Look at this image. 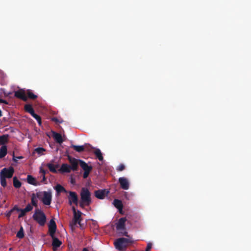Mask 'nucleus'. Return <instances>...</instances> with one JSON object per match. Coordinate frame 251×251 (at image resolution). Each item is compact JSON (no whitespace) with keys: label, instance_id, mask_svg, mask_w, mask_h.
Here are the masks:
<instances>
[{"label":"nucleus","instance_id":"nucleus-1","mask_svg":"<svg viewBox=\"0 0 251 251\" xmlns=\"http://www.w3.org/2000/svg\"><path fill=\"white\" fill-rule=\"evenodd\" d=\"M130 243L129 239L124 237L119 238L114 242L115 248L119 251L126 250L128 244Z\"/></svg>","mask_w":251,"mask_h":251},{"label":"nucleus","instance_id":"nucleus-2","mask_svg":"<svg viewBox=\"0 0 251 251\" xmlns=\"http://www.w3.org/2000/svg\"><path fill=\"white\" fill-rule=\"evenodd\" d=\"M33 219L36 221L41 226L45 225L47 218L46 215L40 209H36L33 215Z\"/></svg>","mask_w":251,"mask_h":251},{"label":"nucleus","instance_id":"nucleus-3","mask_svg":"<svg viewBox=\"0 0 251 251\" xmlns=\"http://www.w3.org/2000/svg\"><path fill=\"white\" fill-rule=\"evenodd\" d=\"M80 200L87 204H90L92 202L91 193L89 190L85 187L81 189L80 191Z\"/></svg>","mask_w":251,"mask_h":251},{"label":"nucleus","instance_id":"nucleus-4","mask_svg":"<svg viewBox=\"0 0 251 251\" xmlns=\"http://www.w3.org/2000/svg\"><path fill=\"white\" fill-rule=\"evenodd\" d=\"M79 164L84 171L83 175V177L84 178H87L90 173L92 170V166H89L85 161L82 160H79Z\"/></svg>","mask_w":251,"mask_h":251},{"label":"nucleus","instance_id":"nucleus-5","mask_svg":"<svg viewBox=\"0 0 251 251\" xmlns=\"http://www.w3.org/2000/svg\"><path fill=\"white\" fill-rule=\"evenodd\" d=\"M43 197L41 199L42 202L46 205H49L51 201V193L50 191H44L41 192Z\"/></svg>","mask_w":251,"mask_h":251},{"label":"nucleus","instance_id":"nucleus-6","mask_svg":"<svg viewBox=\"0 0 251 251\" xmlns=\"http://www.w3.org/2000/svg\"><path fill=\"white\" fill-rule=\"evenodd\" d=\"M14 169L12 167L8 168H4L0 172V176H4L6 178H11L13 175Z\"/></svg>","mask_w":251,"mask_h":251},{"label":"nucleus","instance_id":"nucleus-7","mask_svg":"<svg viewBox=\"0 0 251 251\" xmlns=\"http://www.w3.org/2000/svg\"><path fill=\"white\" fill-rule=\"evenodd\" d=\"M68 193L69 195L68 196V198L69 204L72 205L73 203L77 205L78 204V198L76 193L73 191H69Z\"/></svg>","mask_w":251,"mask_h":251},{"label":"nucleus","instance_id":"nucleus-8","mask_svg":"<svg viewBox=\"0 0 251 251\" xmlns=\"http://www.w3.org/2000/svg\"><path fill=\"white\" fill-rule=\"evenodd\" d=\"M68 159L71 164V169L73 171H76L78 170V165L79 163V160L68 155L67 156Z\"/></svg>","mask_w":251,"mask_h":251},{"label":"nucleus","instance_id":"nucleus-9","mask_svg":"<svg viewBox=\"0 0 251 251\" xmlns=\"http://www.w3.org/2000/svg\"><path fill=\"white\" fill-rule=\"evenodd\" d=\"M14 96L16 98L20 99L24 101L27 100V97L26 96V93L23 89H20L18 91H15Z\"/></svg>","mask_w":251,"mask_h":251},{"label":"nucleus","instance_id":"nucleus-10","mask_svg":"<svg viewBox=\"0 0 251 251\" xmlns=\"http://www.w3.org/2000/svg\"><path fill=\"white\" fill-rule=\"evenodd\" d=\"M119 182L122 189L128 190L129 188V183L128 179L125 177H121L119 178Z\"/></svg>","mask_w":251,"mask_h":251},{"label":"nucleus","instance_id":"nucleus-11","mask_svg":"<svg viewBox=\"0 0 251 251\" xmlns=\"http://www.w3.org/2000/svg\"><path fill=\"white\" fill-rule=\"evenodd\" d=\"M82 212L79 210L77 211V213L74 214L73 222L74 225H75L76 224L79 225L80 227H82V226L81 224V222L82 220L81 217Z\"/></svg>","mask_w":251,"mask_h":251},{"label":"nucleus","instance_id":"nucleus-12","mask_svg":"<svg viewBox=\"0 0 251 251\" xmlns=\"http://www.w3.org/2000/svg\"><path fill=\"white\" fill-rule=\"evenodd\" d=\"M56 228V225L55 221L53 219L50 220L49 225V232L50 236H52V235H54Z\"/></svg>","mask_w":251,"mask_h":251},{"label":"nucleus","instance_id":"nucleus-13","mask_svg":"<svg viewBox=\"0 0 251 251\" xmlns=\"http://www.w3.org/2000/svg\"><path fill=\"white\" fill-rule=\"evenodd\" d=\"M108 193V191L106 189H100L95 192V197L99 199H103L105 195Z\"/></svg>","mask_w":251,"mask_h":251},{"label":"nucleus","instance_id":"nucleus-14","mask_svg":"<svg viewBox=\"0 0 251 251\" xmlns=\"http://www.w3.org/2000/svg\"><path fill=\"white\" fill-rule=\"evenodd\" d=\"M126 219L125 217L120 218L116 224V229L117 230L125 229V223Z\"/></svg>","mask_w":251,"mask_h":251},{"label":"nucleus","instance_id":"nucleus-15","mask_svg":"<svg viewBox=\"0 0 251 251\" xmlns=\"http://www.w3.org/2000/svg\"><path fill=\"white\" fill-rule=\"evenodd\" d=\"M52 238V246L53 251L56 250L58 248H59L62 244V242L60 241L57 237H56L54 235H52V236H50Z\"/></svg>","mask_w":251,"mask_h":251},{"label":"nucleus","instance_id":"nucleus-16","mask_svg":"<svg viewBox=\"0 0 251 251\" xmlns=\"http://www.w3.org/2000/svg\"><path fill=\"white\" fill-rule=\"evenodd\" d=\"M72 169L70 165L63 163L61 165L60 168L58 170V172L60 173H70Z\"/></svg>","mask_w":251,"mask_h":251},{"label":"nucleus","instance_id":"nucleus-17","mask_svg":"<svg viewBox=\"0 0 251 251\" xmlns=\"http://www.w3.org/2000/svg\"><path fill=\"white\" fill-rule=\"evenodd\" d=\"M42 193L39 192L35 194H32L31 196V204L35 207L37 206V201L35 200L36 197L40 199H41Z\"/></svg>","mask_w":251,"mask_h":251},{"label":"nucleus","instance_id":"nucleus-18","mask_svg":"<svg viewBox=\"0 0 251 251\" xmlns=\"http://www.w3.org/2000/svg\"><path fill=\"white\" fill-rule=\"evenodd\" d=\"M52 133L53 138L57 143L59 144L62 143L63 140L61 135L60 133H57L55 131H52Z\"/></svg>","mask_w":251,"mask_h":251},{"label":"nucleus","instance_id":"nucleus-19","mask_svg":"<svg viewBox=\"0 0 251 251\" xmlns=\"http://www.w3.org/2000/svg\"><path fill=\"white\" fill-rule=\"evenodd\" d=\"M113 204L117 208L119 211H121L123 208V204L122 201L121 200L118 199H115L113 201Z\"/></svg>","mask_w":251,"mask_h":251},{"label":"nucleus","instance_id":"nucleus-20","mask_svg":"<svg viewBox=\"0 0 251 251\" xmlns=\"http://www.w3.org/2000/svg\"><path fill=\"white\" fill-rule=\"evenodd\" d=\"M27 181L29 184L34 186H37L39 184L38 183L34 177L31 175H28L27 177Z\"/></svg>","mask_w":251,"mask_h":251},{"label":"nucleus","instance_id":"nucleus-21","mask_svg":"<svg viewBox=\"0 0 251 251\" xmlns=\"http://www.w3.org/2000/svg\"><path fill=\"white\" fill-rule=\"evenodd\" d=\"M7 153V147L3 145L0 148V159L3 158Z\"/></svg>","mask_w":251,"mask_h":251},{"label":"nucleus","instance_id":"nucleus-22","mask_svg":"<svg viewBox=\"0 0 251 251\" xmlns=\"http://www.w3.org/2000/svg\"><path fill=\"white\" fill-rule=\"evenodd\" d=\"M47 166L51 172L53 173H56L57 172L56 168L58 167V165H54L51 163H48Z\"/></svg>","mask_w":251,"mask_h":251},{"label":"nucleus","instance_id":"nucleus-23","mask_svg":"<svg viewBox=\"0 0 251 251\" xmlns=\"http://www.w3.org/2000/svg\"><path fill=\"white\" fill-rule=\"evenodd\" d=\"M55 190H56L57 194H60L62 192L64 193H67V191L64 188V187H63L60 184H57L55 188Z\"/></svg>","mask_w":251,"mask_h":251},{"label":"nucleus","instance_id":"nucleus-24","mask_svg":"<svg viewBox=\"0 0 251 251\" xmlns=\"http://www.w3.org/2000/svg\"><path fill=\"white\" fill-rule=\"evenodd\" d=\"M71 148H73L76 151L78 152H81L84 151L85 148L83 146H76L74 145H72L71 146Z\"/></svg>","mask_w":251,"mask_h":251},{"label":"nucleus","instance_id":"nucleus-25","mask_svg":"<svg viewBox=\"0 0 251 251\" xmlns=\"http://www.w3.org/2000/svg\"><path fill=\"white\" fill-rule=\"evenodd\" d=\"M9 135L8 134H5L0 136V144L4 145L8 142Z\"/></svg>","mask_w":251,"mask_h":251},{"label":"nucleus","instance_id":"nucleus-26","mask_svg":"<svg viewBox=\"0 0 251 251\" xmlns=\"http://www.w3.org/2000/svg\"><path fill=\"white\" fill-rule=\"evenodd\" d=\"M26 96L27 98L31 100H35L37 98V96L34 94L30 90H27Z\"/></svg>","mask_w":251,"mask_h":251},{"label":"nucleus","instance_id":"nucleus-27","mask_svg":"<svg viewBox=\"0 0 251 251\" xmlns=\"http://www.w3.org/2000/svg\"><path fill=\"white\" fill-rule=\"evenodd\" d=\"M94 154L97 157L99 160L102 161L103 159L102 154L99 149H96L94 151Z\"/></svg>","mask_w":251,"mask_h":251},{"label":"nucleus","instance_id":"nucleus-28","mask_svg":"<svg viewBox=\"0 0 251 251\" xmlns=\"http://www.w3.org/2000/svg\"><path fill=\"white\" fill-rule=\"evenodd\" d=\"M13 185L16 188H19L22 185L21 182L15 176L13 177Z\"/></svg>","mask_w":251,"mask_h":251},{"label":"nucleus","instance_id":"nucleus-29","mask_svg":"<svg viewBox=\"0 0 251 251\" xmlns=\"http://www.w3.org/2000/svg\"><path fill=\"white\" fill-rule=\"evenodd\" d=\"M16 236L20 239H22L23 238H24V231L23 227L22 226L21 227L20 230L17 232Z\"/></svg>","mask_w":251,"mask_h":251},{"label":"nucleus","instance_id":"nucleus-30","mask_svg":"<svg viewBox=\"0 0 251 251\" xmlns=\"http://www.w3.org/2000/svg\"><path fill=\"white\" fill-rule=\"evenodd\" d=\"M6 178L4 176H0V184L3 187H6L7 185Z\"/></svg>","mask_w":251,"mask_h":251},{"label":"nucleus","instance_id":"nucleus-31","mask_svg":"<svg viewBox=\"0 0 251 251\" xmlns=\"http://www.w3.org/2000/svg\"><path fill=\"white\" fill-rule=\"evenodd\" d=\"M25 110L26 112L29 113L33 110L32 105L30 104H26L25 105Z\"/></svg>","mask_w":251,"mask_h":251},{"label":"nucleus","instance_id":"nucleus-32","mask_svg":"<svg viewBox=\"0 0 251 251\" xmlns=\"http://www.w3.org/2000/svg\"><path fill=\"white\" fill-rule=\"evenodd\" d=\"M45 151L46 150H45V149L44 148H41V147L37 148L34 150L35 152H36V153H37L39 154H43V152Z\"/></svg>","mask_w":251,"mask_h":251},{"label":"nucleus","instance_id":"nucleus-33","mask_svg":"<svg viewBox=\"0 0 251 251\" xmlns=\"http://www.w3.org/2000/svg\"><path fill=\"white\" fill-rule=\"evenodd\" d=\"M33 209L32 205H31L30 204H28L25 208H24V211H26V212H28L30 211H31Z\"/></svg>","mask_w":251,"mask_h":251},{"label":"nucleus","instance_id":"nucleus-34","mask_svg":"<svg viewBox=\"0 0 251 251\" xmlns=\"http://www.w3.org/2000/svg\"><path fill=\"white\" fill-rule=\"evenodd\" d=\"M125 166L123 164H120L118 167L117 168V171L119 172H121L125 170Z\"/></svg>","mask_w":251,"mask_h":251},{"label":"nucleus","instance_id":"nucleus-35","mask_svg":"<svg viewBox=\"0 0 251 251\" xmlns=\"http://www.w3.org/2000/svg\"><path fill=\"white\" fill-rule=\"evenodd\" d=\"M19 212H20V213L18 216L19 218L24 217L25 215V213H27L26 211H24V209H21V210H20Z\"/></svg>","mask_w":251,"mask_h":251},{"label":"nucleus","instance_id":"nucleus-36","mask_svg":"<svg viewBox=\"0 0 251 251\" xmlns=\"http://www.w3.org/2000/svg\"><path fill=\"white\" fill-rule=\"evenodd\" d=\"M90 204H87L86 203L83 202L81 200L79 202V205L81 207L83 208L85 206H89Z\"/></svg>","mask_w":251,"mask_h":251},{"label":"nucleus","instance_id":"nucleus-37","mask_svg":"<svg viewBox=\"0 0 251 251\" xmlns=\"http://www.w3.org/2000/svg\"><path fill=\"white\" fill-rule=\"evenodd\" d=\"M11 210H12L13 212L15 210L19 212L20 210H21V208H19L17 205H15Z\"/></svg>","mask_w":251,"mask_h":251},{"label":"nucleus","instance_id":"nucleus-38","mask_svg":"<svg viewBox=\"0 0 251 251\" xmlns=\"http://www.w3.org/2000/svg\"><path fill=\"white\" fill-rule=\"evenodd\" d=\"M51 120L53 122H55L56 123H61L62 122V121H59L58 119L56 117H53L51 119Z\"/></svg>","mask_w":251,"mask_h":251},{"label":"nucleus","instance_id":"nucleus-39","mask_svg":"<svg viewBox=\"0 0 251 251\" xmlns=\"http://www.w3.org/2000/svg\"><path fill=\"white\" fill-rule=\"evenodd\" d=\"M40 172L42 174V176H45L46 173V171L44 169H43L42 167L40 168Z\"/></svg>","mask_w":251,"mask_h":251},{"label":"nucleus","instance_id":"nucleus-40","mask_svg":"<svg viewBox=\"0 0 251 251\" xmlns=\"http://www.w3.org/2000/svg\"><path fill=\"white\" fill-rule=\"evenodd\" d=\"M33 117H34L36 120H40V118H41V117L39 115H37L36 113L33 116Z\"/></svg>","mask_w":251,"mask_h":251},{"label":"nucleus","instance_id":"nucleus-41","mask_svg":"<svg viewBox=\"0 0 251 251\" xmlns=\"http://www.w3.org/2000/svg\"><path fill=\"white\" fill-rule=\"evenodd\" d=\"M0 103H4L5 104H8V102L6 100H2L1 99H0Z\"/></svg>","mask_w":251,"mask_h":251},{"label":"nucleus","instance_id":"nucleus-42","mask_svg":"<svg viewBox=\"0 0 251 251\" xmlns=\"http://www.w3.org/2000/svg\"><path fill=\"white\" fill-rule=\"evenodd\" d=\"M12 212H13L12 210H10L9 211H8L7 213V214L6 215V217H7L8 218L10 217V216L11 215Z\"/></svg>","mask_w":251,"mask_h":251},{"label":"nucleus","instance_id":"nucleus-43","mask_svg":"<svg viewBox=\"0 0 251 251\" xmlns=\"http://www.w3.org/2000/svg\"><path fill=\"white\" fill-rule=\"evenodd\" d=\"M120 233H121V235H122L125 236H128L127 232L125 230L123 232H121Z\"/></svg>","mask_w":251,"mask_h":251},{"label":"nucleus","instance_id":"nucleus-44","mask_svg":"<svg viewBox=\"0 0 251 251\" xmlns=\"http://www.w3.org/2000/svg\"><path fill=\"white\" fill-rule=\"evenodd\" d=\"M72 210L73 211V214L77 213V211L76 210L74 206L72 207Z\"/></svg>","mask_w":251,"mask_h":251},{"label":"nucleus","instance_id":"nucleus-45","mask_svg":"<svg viewBox=\"0 0 251 251\" xmlns=\"http://www.w3.org/2000/svg\"><path fill=\"white\" fill-rule=\"evenodd\" d=\"M37 122H38V124L41 126V124H42V120H41V118H40V120H37Z\"/></svg>","mask_w":251,"mask_h":251},{"label":"nucleus","instance_id":"nucleus-46","mask_svg":"<svg viewBox=\"0 0 251 251\" xmlns=\"http://www.w3.org/2000/svg\"><path fill=\"white\" fill-rule=\"evenodd\" d=\"M29 113H30L32 117L35 114L34 109L30 111V112H29Z\"/></svg>","mask_w":251,"mask_h":251},{"label":"nucleus","instance_id":"nucleus-47","mask_svg":"<svg viewBox=\"0 0 251 251\" xmlns=\"http://www.w3.org/2000/svg\"><path fill=\"white\" fill-rule=\"evenodd\" d=\"M43 176V180H42V182H44L46 180V178L45 176Z\"/></svg>","mask_w":251,"mask_h":251},{"label":"nucleus","instance_id":"nucleus-48","mask_svg":"<svg viewBox=\"0 0 251 251\" xmlns=\"http://www.w3.org/2000/svg\"><path fill=\"white\" fill-rule=\"evenodd\" d=\"M82 251H89L87 248H84L83 249Z\"/></svg>","mask_w":251,"mask_h":251},{"label":"nucleus","instance_id":"nucleus-49","mask_svg":"<svg viewBox=\"0 0 251 251\" xmlns=\"http://www.w3.org/2000/svg\"><path fill=\"white\" fill-rule=\"evenodd\" d=\"M2 116V112L1 110L0 109V117Z\"/></svg>","mask_w":251,"mask_h":251},{"label":"nucleus","instance_id":"nucleus-50","mask_svg":"<svg viewBox=\"0 0 251 251\" xmlns=\"http://www.w3.org/2000/svg\"><path fill=\"white\" fill-rule=\"evenodd\" d=\"M23 158V157H22V156H19V157H18V158H19V159H21V158Z\"/></svg>","mask_w":251,"mask_h":251},{"label":"nucleus","instance_id":"nucleus-51","mask_svg":"<svg viewBox=\"0 0 251 251\" xmlns=\"http://www.w3.org/2000/svg\"><path fill=\"white\" fill-rule=\"evenodd\" d=\"M9 251H11V250H12V248H10V249H9Z\"/></svg>","mask_w":251,"mask_h":251}]
</instances>
